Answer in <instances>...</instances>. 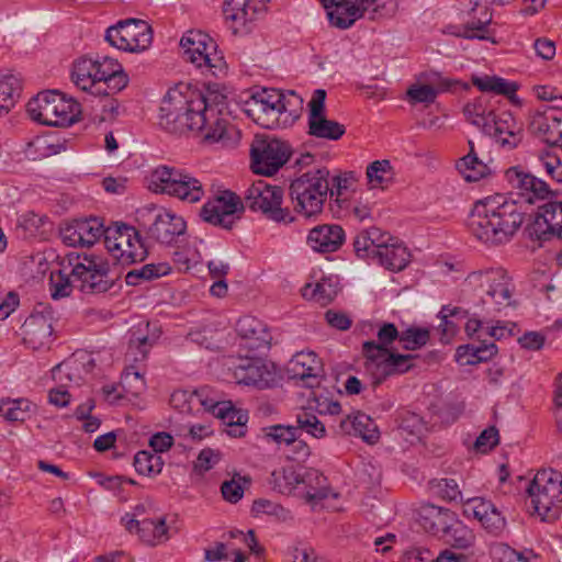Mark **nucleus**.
Returning a JSON list of instances; mask_svg holds the SVG:
<instances>
[{"label": "nucleus", "instance_id": "nucleus-47", "mask_svg": "<svg viewBox=\"0 0 562 562\" xmlns=\"http://www.w3.org/2000/svg\"><path fill=\"white\" fill-rule=\"evenodd\" d=\"M435 76L437 80H432V82H436L437 89L429 85H422L412 86L407 90V95L413 103L430 104L435 101L439 91H448L451 88V81L449 79L442 78L438 74H435Z\"/></svg>", "mask_w": 562, "mask_h": 562}, {"label": "nucleus", "instance_id": "nucleus-5", "mask_svg": "<svg viewBox=\"0 0 562 562\" xmlns=\"http://www.w3.org/2000/svg\"><path fill=\"white\" fill-rule=\"evenodd\" d=\"M329 171L325 168L308 170L292 180L289 194L293 210L308 218L322 213L329 189Z\"/></svg>", "mask_w": 562, "mask_h": 562}, {"label": "nucleus", "instance_id": "nucleus-26", "mask_svg": "<svg viewBox=\"0 0 562 562\" xmlns=\"http://www.w3.org/2000/svg\"><path fill=\"white\" fill-rule=\"evenodd\" d=\"M463 514L477 519L492 533L501 532L505 527V518L493 503L485 498L474 497L463 504Z\"/></svg>", "mask_w": 562, "mask_h": 562}, {"label": "nucleus", "instance_id": "nucleus-19", "mask_svg": "<svg viewBox=\"0 0 562 562\" xmlns=\"http://www.w3.org/2000/svg\"><path fill=\"white\" fill-rule=\"evenodd\" d=\"M505 177L512 188L519 191L518 194L526 203L532 204L538 200L549 198L553 193L546 181L525 171L521 167L508 168Z\"/></svg>", "mask_w": 562, "mask_h": 562}, {"label": "nucleus", "instance_id": "nucleus-16", "mask_svg": "<svg viewBox=\"0 0 562 562\" xmlns=\"http://www.w3.org/2000/svg\"><path fill=\"white\" fill-rule=\"evenodd\" d=\"M23 323V341L33 350L49 348L53 338V310L41 305Z\"/></svg>", "mask_w": 562, "mask_h": 562}, {"label": "nucleus", "instance_id": "nucleus-50", "mask_svg": "<svg viewBox=\"0 0 562 562\" xmlns=\"http://www.w3.org/2000/svg\"><path fill=\"white\" fill-rule=\"evenodd\" d=\"M472 83L483 92H495L508 98L515 95L517 85L496 76L473 77Z\"/></svg>", "mask_w": 562, "mask_h": 562}, {"label": "nucleus", "instance_id": "nucleus-25", "mask_svg": "<svg viewBox=\"0 0 562 562\" xmlns=\"http://www.w3.org/2000/svg\"><path fill=\"white\" fill-rule=\"evenodd\" d=\"M289 372L293 379H299L307 387L321 384L323 378V363L313 351H301L293 356L289 362Z\"/></svg>", "mask_w": 562, "mask_h": 562}, {"label": "nucleus", "instance_id": "nucleus-20", "mask_svg": "<svg viewBox=\"0 0 562 562\" xmlns=\"http://www.w3.org/2000/svg\"><path fill=\"white\" fill-rule=\"evenodd\" d=\"M378 337L379 342L369 340L362 345L364 370L371 376L373 387L386 379V323L380 326Z\"/></svg>", "mask_w": 562, "mask_h": 562}, {"label": "nucleus", "instance_id": "nucleus-14", "mask_svg": "<svg viewBox=\"0 0 562 562\" xmlns=\"http://www.w3.org/2000/svg\"><path fill=\"white\" fill-rule=\"evenodd\" d=\"M245 210L239 195L231 190L221 191L214 198L207 200L200 210L201 218L224 229H232Z\"/></svg>", "mask_w": 562, "mask_h": 562}, {"label": "nucleus", "instance_id": "nucleus-64", "mask_svg": "<svg viewBox=\"0 0 562 562\" xmlns=\"http://www.w3.org/2000/svg\"><path fill=\"white\" fill-rule=\"evenodd\" d=\"M539 162L551 179L562 182V162L555 154L549 151L541 154Z\"/></svg>", "mask_w": 562, "mask_h": 562}, {"label": "nucleus", "instance_id": "nucleus-23", "mask_svg": "<svg viewBox=\"0 0 562 562\" xmlns=\"http://www.w3.org/2000/svg\"><path fill=\"white\" fill-rule=\"evenodd\" d=\"M353 249L358 258L371 265L383 267L386 257V237L382 229L372 226L360 232L353 240Z\"/></svg>", "mask_w": 562, "mask_h": 562}, {"label": "nucleus", "instance_id": "nucleus-49", "mask_svg": "<svg viewBox=\"0 0 562 562\" xmlns=\"http://www.w3.org/2000/svg\"><path fill=\"white\" fill-rule=\"evenodd\" d=\"M412 252L398 237L389 236V271L401 272L412 261Z\"/></svg>", "mask_w": 562, "mask_h": 562}, {"label": "nucleus", "instance_id": "nucleus-8", "mask_svg": "<svg viewBox=\"0 0 562 562\" xmlns=\"http://www.w3.org/2000/svg\"><path fill=\"white\" fill-rule=\"evenodd\" d=\"M94 367V359L87 353H75L71 358L57 364L52 370L54 381L58 383L48 392V402L56 407H66L70 403L69 387L79 386L85 381V375Z\"/></svg>", "mask_w": 562, "mask_h": 562}, {"label": "nucleus", "instance_id": "nucleus-35", "mask_svg": "<svg viewBox=\"0 0 562 562\" xmlns=\"http://www.w3.org/2000/svg\"><path fill=\"white\" fill-rule=\"evenodd\" d=\"M560 125L561 120L547 111L537 112L530 123L533 133L542 136L546 143L558 147L562 144V130H560Z\"/></svg>", "mask_w": 562, "mask_h": 562}, {"label": "nucleus", "instance_id": "nucleus-53", "mask_svg": "<svg viewBox=\"0 0 562 562\" xmlns=\"http://www.w3.org/2000/svg\"><path fill=\"white\" fill-rule=\"evenodd\" d=\"M301 474L292 467L274 470L271 473V483L280 493L290 494L294 490L300 488Z\"/></svg>", "mask_w": 562, "mask_h": 562}, {"label": "nucleus", "instance_id": "nucleus-15", "mask_svg": "<svg viewBox=\"0 0 562 562\" xmlns=\"http://www.w3.org/2000/svg\"><path fill=\"white\" fill-rule=\"evenodd\" d=\"M251 169L263 176L274 175L290 158L286 143L274 137H256L250 149Z\"/></svg>", "mask_w": 562, "mask_h": 562}, {"label": "nucleus", "instance_id": "nucleus-52", "mask_svg": "<svg viewBox=\"0 0 562 562\" xmlns=\"http://www.w3.org/2000/svg\"><path fill=\"white\" fill-rule=\"evenodd\" d=\"M78 225V234L81 238L82 247L94 245L102 236L105 235L103 223L97 217L76 220Z\"/></svg>", "mask_w": 562, "mask_h": 562}, {"label": "nucleus", "instance_id": "nucleus-27", "mask_svg": "<svg viewBox=\"0 0 562 562\" xmlns=\"http://www.w3.org/2000/svg\"><path fill=\"white\" fill-rule=\"evenodd\" d=\"M345 232L340 225L323 224L313 227L306 238L307 245L316 252H335L344 244Z\"/></svg>", "mask_w": 562, "mask_h": 562}, {"label": "nucleus", "instance_id": "nucleus-22", "mask_svg": "<svg viewBox=\"0 0 562 562\" xmlns=\"http://www.w3.org/2000/svg\"><path fill=\"white\" fill-rule=\"evenodd\" d=\"M529 234L540 240L562 237V201H548L540 205L529 226Z\"/></svg>", "mask_w": 562, "mask_h": 562}, {"label": "nucleus", "instance_id": "nucleus-36", "mask_svg": "<svg viewBox=\"0 0 562 562\" xmlns=\"http://www.w3.org/2000/svg\"><path fill=\"white\" fill-rule=\"evenodd\" d=\"M470 150L468 155L460 158L456 168L462 178L468 182H476L491 173L490 167L479 159L475 150L474 143L469 140Z\"/></svg>", "mask_w": 562, "mask_h": 562}, {"label": "nucleus", "instance_id": "nucleus-34", "mask_svg": "<svg viewBox=\"0 0 562 562\" xmlns=\"http://www.w3.org/2000/svg\"><path fill=\"white\" fill-rule=\"evenodd\" d=\"M180 171L179 168L158 166L146 177L147 188L151 192L173 196Z\"/></svg>", "mask_w": 562, "mask_h": 562}, {"label": "nucleus", "instance_id": "nucleus-29", "mask_svg": "<svg viewBox=\"0 0 562 562\" xmlns=\"http://www.w3.org/2000/svg\"><path fill=\"white\" fill-rule=\"evenodd\" d=\"M339 428L342 434L360 437L369 445H374L380 439V430L375 422L360 412L341 419Z\"/></svg>", "mask_w": 562, "mask_h": 562}, {"label": "nucleus", "instance_id": "nucleus-40", "mask_svg": "<svg viewBox=\"0 0 562 562\" xmlns=\"http://www.w3.org/2000/svg\"><path fill=\"white\" fill-rule=\"evenodd\" d=\"M203 183L189 172L181 169L173 198L183 202L196 203L204 196Z\"/></svg>", "mask_w": 562, "mask_h": 562}, {"label": "nucleus", "instance_id": "nucleus-41", "mask_svg": "<svg viewBox=\"0 0 562 562\" xmlns=\"http://www.w3.org/2000/svg\"><path fill=\"white\" fill-rule=\"evenodd\" d=\"M267 0H226L225 4L233 11L227 18L243 23L250 22L266 9ZM228 9L225 12L228 13Z\"/></svg>", "mask_w": 562, "mask_h": 562}, {"label": "nucleus", "instance_id": "nucleus-12", "mask_svg": "<svg viewBox=\"0 0 562 562\" xmlns=\"http://www.w3.org/2000/svg\"><path fill=\"white\" fill-rule=\"evenodd\" d=\"M71 274L77 288L87 294H99L109 291L114 282L109 278V266L94 256L69 257Z\"/></svg>", "mask_w": 562, "mask_h": 562}, {"label": "nucleus", "instance_id": "nucleus-45", "mask_svg": "<svg viewBox=\"0 0 562 562\" xmlns=\"http://www.w3.org/2000/svg\"><path fill=\"white\" fill-rule=\"evenodd\" d=\"M346 132L342 124L321 115L308 120V134L316 138L329 140L339 139Z\"/></svg>", "mask_w": 562, "mask_h": 562}, {"label": "nucleus", "instance_id": "nucleus-63", "mask_svg": "<svg viewBox=\"0 0 562 562\" xmlns=\"http://www.w3.org/2000/svg\"><path fill=\"white\" fill-rule=\"evenodd\" d=\"M195 396L200 400L196 402L195 412L203 408L205 412L212 413V415H215L216 411H218L224 402L221 401L217 395L213 394V391L207 386L195 390Z\"/></svg>", "mask_w": 562, "mask_h": 562}, {"label": "nucleus", "instance_id": "nucleus-9", "mask_svg": "<svg viewBox=\"0 0 562 562\" xmlns=\"http://www.w3.org/2000/svg\"><path fill=\"white\" fill-rule=\"evenodd\" d=\"M283 190L265 180L252 182L244 194V205L254 212H260L265 217L277 223L289 224L294 216L288 207H282Z\"/></svg>", "mask_w": 562, "mask_h": 562}, {"label": "nucleus", "instance_id": "nucleus-54", "mask_svg": "<svg viewBox=\"0 0 562 562\" xmlns=\"http://www.w3.org/2000/svg\"><path fill=\"white\" fill-rule=\"evenodd\" d=\"M490 22L491 16H487L485 20H479L477 22H471L464 25H448L445 33L469 40H485L487 38L486 33Z\"/></svg>", "mask_w": 562, "mask_h": 562}, {"label": "nucleus", "instance_id": "nucleus-37", "mask_svg": "<svg viewBox=\"0 0 562 562\" xmlns=\"http://www.w3.org/2000/svg\"><path fill=\"white\" fill-rule=\"evenodd\" d=\"M463 554H457L449 549L432 550L424 546H415L403 552V562H462Z\"/></svg>", "mask_w": 562, "mask_h": 562}, {"label": "nucleus", "instance_id": "nucleus-31", "mask_svg": "<svg viewBox=\"0 0 562 562\" xmlns=\"http://www.w3.org/2000/svg\"><path fill=\"white\" fill-rule=\"evenodd\" d=\"M300 487L308 502H319L338 496L329 487L327 477L316 469H306L302 472Z\"/></svg>", "mask_w": 562, "mask_h": 562}, {"label": "nucleus", "instance_id": "nucleus-48", "mask_svg": "<svg viewBox=\"0 0 562 562\" xmlns=\"http://www.w3.org/2000/svg\"><path fill=\"white\" fill-rule=\"evenodd\" d=\"M445 541L457 549H468L474 542V535L456 515L449 528L441 535Z\"/></svg>", "mask_w": 562, "mask_h": 562}, {"label": "nucleus", "instance_id": "nucleus-61", "mask_svg": "<svg viewBox=\"0 0 562 562\" xmlns=\"http://www.w3.org/2000/svg\"><path fill=\"white\" fill-rule=\"evenodd\" d=\"M229 552L234 555L233 562H245L247 557L240 549H229L223 542H216L214 548L205 550L206 562H217L229 559Z\"/></svg>", "mask_w": 562, "mask_h": 562}, {"label": "nucleus", "instance_id": "nucleus-58", "mask_svg": "<svg viewBox=\"0 0 562 562\" xmlns=\"http://www.w3.org/2000/svg\"><path fill=\"white\" fill-rule=\"evenodd\" d=\"M419 359V355L400 353L389 347V375L402 374L415 367L414 361Z\"/></svg>", "mask_w": 562, "mask_h": 562}, {"label": "nucleus", "instance_id": "nucleus-24", "mask_svg": "<svg viewBox=\"0 0 562 562\" xmlns=\"http://www.w3.org/2000/svg\"><path fill=\"white\" fill-rule=\"evenodd\" d=\"M234 376L239 384L259 390L272 387L277 383L273 366L267 364L261 359L241 360L234 370Z\"/></svg>", "mask_w": 562, "mask_h": 562}, {"label": "nucleus", "instance_id": "nucleus-17", "mask_svg": "<svg viewBox=\"0 0 562 562\" xmlns=\"http://www.w3.org/2000/svg\"><path fill=\"white\" fill-rule=\"evenodd\" d=\"M468 281L483 288L487 296L499 307L512 304L513 288L504 270L474 271L468 276Z\"/></svg>", "mask_w": 562, "mask_h": 562}, {"label": "nucleus", "instance_id": "nucleus-59", "mask_svg": "<svg viewBox=\"0 0 562 562\" xmlns=\"http://www.w3.org/2000/svg\"><path fill=\"white\" fill-rule=\"evenodd\" d=\"M266 437L281 445L294 443L299 437L295 425H272L263 429Z\"/></svg>", "mask_w": 562, "mask_h": 562}, {"label": "nucleus", "instance_id": "nucleus-4", "mask_svg": "<svg viewBox=\"0 0 562 562\" xmlns=\"http://www.w3.org/2000/svg\"><path fill=\"white\" fill-rule=\"evenodd\" d=\"M71 81L78 89L91 94L110 95L122 91L128 83V77L122 65L112 57L82 56L72 64Z\"/></svg>", "mask_w": 562, "mask_h": 562}, {"label": "nucleus", "instance_id": "nucleus-21", "mask_svg": "<svg viewBox=\"0 0 562 562\" xmlns=\"http://www.w3.org/2000/svg\"><path fill=\"white\" fill-rule=\"evenodd\" d=\"M186 221L167 210L159 212L148 228V236L165 246H178L184 239Z\"/></svg>", "mask_w": 562, "mask_h": 562}, {"label": "nucleus", "instance_id": "nucleus-42", "mask_svg": "<svg viewBox=\"0 0 562 562\" xmlns=\"http://www.w3.org/2000/svg\"><path fill=\"white\" fill-rule=\"evenodd\" d=\"M171 267L167 262L146 263L139 268H134L125 274L127 285L137 286L144 282H149L169 274Z\"/></svg>", "mask_w": 562, "mask_h": 562}, {"label": "nucleus", "instance_id": "nucleus-46", "mask_svg": "<svg viewBox=\"0 0 562 562\" xmlns=\"http://www.w3.org/2000/svg\"><path fill=\"white\" fill-rule=\"evenodd\" d=\"M74 288H77V283L72 278L69 265L50 272L49 291L54 300L69 296Z\"/></svg>", "mask_w": 562, "mask_h": 562}, {"label": "nucleus", "instance_id": "nucleus-44", "mask_svg": "<svg viewBox=\"0 0 562 562\" xmlns=\"http://www.w3.org/2000/svg\"><path fill=\"white\" fill-rule=\"evenodd\" d=\"M490 557L494 562H530L531 560L543 559L531 549L517 551L504 542L492 544Z\"/></svg>", "mask_w": 562, "mask_h": 562}, {"label": "nucleus", "instance_id": "nucleus-13", "mask_svg": "<svg viewBox=\"0 0 562 562\" xmlns=\"http://www.w3.org/2000/svg\"><path fill=\"white\" fill-rule=\"evenodd\" d=\"M105 40L111 46L121 50L143 52L151 44L153 31L143 20L127 19L110 26L106 30Z\"/></svg>", "mask_w": 562, "mask_h": 562}, {"label": "nucleus", "instance_id": "nucleus-28", "mask_svg": "<svg viewBox=\"0 0 562 562\" xmlns=\"http://www.w3.org/2000/svg\"><path fill=\"white\" fill-rule=\"evenodd\" d=\"M456 513L432 504H422L417 509V520L423 529L432 535H442L452 519L456 517Z\"/></svg>", "mask_w": 562, "mask_h": 562}, {"label": "nucleus", "instance_id": "nucleus-11", "mask_svg": "<svg viewBox=\"0 0 562 562\" xmlns=\"http://www.w3.org/2000/svg\"><path fill=\"white\" fill-rule=\"evenodd\" d=\"M184 56L198 68L217 77L225 70V60L214 40L199 30L188 31L180 40Z\"/></svg>", "mask_w": 562, "mask_h": 562}, {"label": "nucleus", "instance_id": "nucleus-39", "mask_svg": "<svg viewBox=\"0 0 562 562\" xmlns=\"http://www.w3.org/2000/svg\"><path fill=\"white\" fill-rule=\"evenodd\" d=\"M395 423L396 428L393 431L406 441L413 443L420 439L425 426L423 419L417 414L403 409L397 413Z\"/></svg>", "mask_w": 562, "mask_h": 562}, {"label": "nucleus", "instance_id": "nucleus-43", "mask_svg": "<svg viewBox=\"0 0 562 562\" xmlns=\"http://www.w3.org/2000/svg\"><path fill=\"white\" fill-rule=\"evenodd\" d=\"M463 113L469 123L483 132L492 120L494 109L488 104V98L482 95L465 104Z\"/></svg>", "mask_w": 562, "mask_h": 562}, {"label": "nucleus", "instance_id": "nucleus-2", "mask_svg": "<svg viewBox=\"0 0 562 562\" xmlns=\"http://www.w3.org/2000/svg\"><path fill=\"white\" fill-rule=\"evenodd\" d=\"M524 223L521 205L503 194L476 201L468 218L472 235L485 244L508 241Z\"/></svg>", "mask_w": 562, "mask_h": 562}, {"label": "nucleus", "instance_id": "nucleus-60", "mask_svg": "<svg viewBox=\"0 0 562 562\" xmlns=\"http://www.w3.org/2000/svg\"><path fill=\"white\" fill-rule=\"evenodd\" d=\"M198 401L200 400L195 396V390H177L170 396V405L182 414L194 413Z\"/></svg>", "mask_w": 562, "mask_h": 562}, {"label": "nucleus", "instance_id": "nucleus-3", "mask_svg": "<svg viewBox=\"0 0 562 562\" xmlns=\"http://www.w3.org/2000/svg\"><path fill=\"white\" fill-rule=\"evenodd\" d=\"M303 99L294 91L263 88L245 102V113L263 128L273 130L295 122L302 112Z\"/></svg>", "mask_w": 562, "mask_h": 562}, {"label": "nucleus", "instance_id": "nucleus-51", "mask_svg": "<svg viewBox=\"0 0 562 562\" xmlns=\"http://www.w3.org/2000/svg\"><path fill=\"white\" fill-rule=\"evenodd\" d=\"M295 427H297V434L303 431L316 439L324 438L327 434L325 425L312 412V408H302L296 413Z\"/></svg>", "mask_w": 562, "mask_h": 562}, {"label": "nucleus", "instance_id": "nucleus-10", "mask_svg": "<svg viewBox=\"0 0 562 562\" xmlns=\"http://www.w3.org/2000/svg\"><path fill=\"white\" fill-rule=\"evenodd\" d=\"M104 245L121 265L142 262L148 256L138 231L124 223H114L105 228Z\"/></svg>", "mask_w": 562, "mask_h": 562}, {"label": "nucleus", "instance_id": "nucleus-55", "mask_svg": "<svg viewBox=\"0 0 562 562\" xmlns=\"http://www.w3.org/2000/svg\"><path fill=\"white\" fill-rule=\"evenodd\" d=\"M164 461L160 456L149 451H138L134 457V468L138 474L156 475L162 470Z\"/></svg>", "mask_w": 562, "mask_h": 562}, {"label": "nucleus", "instance_id": "nucleus-57", "mask_svg": "<svg viewBox=\"0 0 562 562\" xmlns=\"http://www.w3.org/2000/svg\"><path fill=\"white\" fill-rule=\"evenodd\" d=\"M434 494L448 502H457L462 498L458 483L453 479H435L430 481Z\"/></svg>", "mask_w": 562, "mask_h": 562}, {"label": "nucleus", "instance_id": "nucleus-30", "mask_svg": "<svg viewBox=\"0 0 562 562\" xmlns=\"http://www.w3.org/2000/svg\"><path fill=\"white\" fill-rule=\"evenodd\" d=\"M236 331L249 349L267 348L271 340L267 326L254 316L240 317L236 323Z\"/></svg>", "mask_w": 562, "mask_h": 562}, {"label": "nucleus", "instance_id": "nucleus-56", "mask_svg": "<svg viewBox=\"0 0 562 562\" xmlns=\"http://www.w3.org/2000/svg\"><path fill=\"white\" fill-rule=\"evenodd\" d=\"M21 79L12 72H0V100L14 105L21 93Z\"/></svg>", "mask_w": 562, "mask_h": 562}, {"label": "nucleus", "instance_id": "nucleus-38", "mask_svg": "<svg viewBox=\"0 0 562 562\" xmlns=\"http://www.w3.org/2000/svg\"><path fill=\"white\" fill-rule=\"evenodd\" d=\"M138 538L149 546H157L169 539L168 527L165 517L146 518L134 527V532Z\"/></svg>", "mask_w": 562, "mask_h": 562}, {"label": "nucleus", "instance_id": "nucleus-32", "mask_svg": "<svg viewBox=\"0 0 562 562\" xmlns=\"http://www.w3.org/2000/svg\"><path fill=\"white\" fill-rule=\"evenodd\" d=\"M497 353V346L486 339L459 346L456 350V361L460 366H473L491 360Z\"/></svg>", "mask_w": 562, "mask_h": 562}, {"label": "nucleus", "instance_id": "nucleus-62", "mask_svg": "<svg viewBox=\"0 0 562 562\" xmlns=\"http://www.w3.org/2000/svg\"><path fill=\"white\" fill-rule=\"evenodd\" d=\"M386 159L375 160L367 167V184L369 189H384Z\"/></svg>", "mask_w": 562, "mask_h": 562}, {"label": "nucleus", "instance_id": "nucleus-18", "mask_svg": "<svg viewBox=\"0 0 562 562\" xmlns=\"http://www.w3.org/2000/svg\"><path fill=\"white\" fill-rule=\"evenodd\" d=\"M483 133L491 136L502 148L510 150L522 140V127L508 111L493 113Z\"/></svg>", "mask_w": 562, "mask_h": 562}, {"label": "nucleus", "instance_id": "nucleus-7", "mask_svg": "<svg viewBox=\"0 0 562 562\" xmlns=\"http://www.w3.org/2000/svg\"><path fill=\"white\" fill-rule=\"evenodd\" d=\"M535 513L542 520H554L562 509V473L553 469L537 472L527 490Z\"/></svg>", "mask_w": 562, "mask_h": 562}, {"label": "nucleus", "instance_id": "nucleus-1", "mask_svg": "<svg viewBox=\"0 0 562 562\" xmlns=\"http://www.w3.org/2000/svg\"><path fill=\"white\" fill-rule=\"evenodd\" d=\"M159 125L170 134L196 131L207 144L233 146L240 138L226 114L209 104L200 91L186 86L168 90L160 105Z\"/></svg>", "mask_w": 562, "mask_h": 562}, {"label": "nucleus", "instance_id": "nucleus-6", "mask_svg": "<svg viewBox=\"0 0 562 562\" xmlns=\"http://www.w3.org/2000/svg\"><path fill=\"white\" fill-rule=\"evenodd\" d=\"M30 117L43 125L69 126L80 120V104L64 93L48 90L40 92L26 104Z\"/></svg>", "mask_w": 562, "mask_h": 562}, {"label": "nucleus", "instance_id": "nucleus-33", "mask_svg": "<svg viewBox=\"0 0 562 562\" xmlns=\"http://www.w3.org/2000/svg\"><path fill=\"white\" fill-rule=\"evenodd\" d=\"M430 339V331L427 328L411 326L400 331L397 327L389 323V345L397 340L405 350L414 351L426 346Z\"/></svg>", "mask_w": 562, "mask_h": 562}]
</instances>
